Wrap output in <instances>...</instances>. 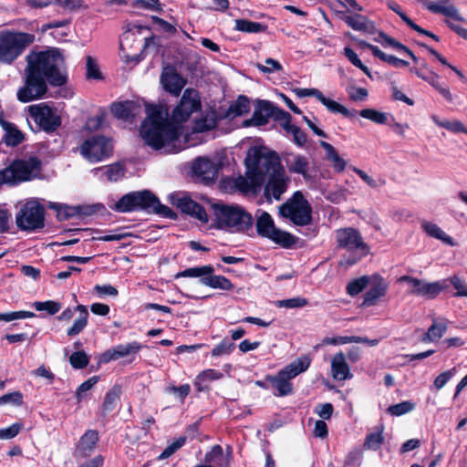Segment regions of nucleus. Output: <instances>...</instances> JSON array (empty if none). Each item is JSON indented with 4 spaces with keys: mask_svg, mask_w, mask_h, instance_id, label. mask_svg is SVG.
Returning <instances> with one entry per match:
<instances>
[{
    "mask_svg": "<svg viewBox=\"0 0 467 467\" xmlns=\"http://www.w3.org/2000/svg\"><path fill=\"white\" fill-rule=\"evenodd\" d=\"M137 104L133 101L116 102L111 106V112L118 119H129L137 114Z\"/></svg>",
    "mask_w": 467,
    "mask_h": 467,
    "instance_id": "obj_30",
    "label": "nucleus"
},
{
    "mask_svg": "<svg viewBox=\"0 0 467 467\" xmlns=\"http://www.w3.org/2000/svg\"><path fill=\"white\" fill-rule=\"evenodd\" d=\"M95 175L102 181L118 182L124 176V170L119 164H112L95 169Z\"/></svg>",
    "mask_w": 467,
    "mask_h": 467,
    "instance_id": "obj_28",
    "label": "nucleus"
},
{
    "mask_svg": "<svg viewBox=\"0 0 467 467\" xmlns=\"http://www.w3.org/2000/svg\"><path fill=\"white\" fill-rule=\"evenodd\" d=\"M35 317L33 312L29 311H15L8 313H0V321L11 322L16 319L32 318Z\"/></svg>",
    "mask_w": 467,
    "mask_h": 467,
    "instance_id": "obj_50",
    "label": "nucleus"
},
{
    "mask_svg": "<svg viewBox=\"0 0 467 467\" xmlns=\"http://www.w3.org/2000/svg\"><path fill=\"white\" fill-rule=\"evenodd\" d=\"M353 171L371 188H378L385 183L383 180H376L360 169L354 167Z\"/></svg>",
    "mask_w": 467,
    "mask_h": 467,
    "instance_id": "obj_59",
    "label": "nucleus"
},
{
    "mask_svg": "<svg viewBox=\"0 0 467 467\" xmlns=\"http://www.w3.org/2000/svg\"><path fill=\"white\" fill-rule=\"evenodd\" d=\"M141 348L142 346L136 341L118 345L105 351L100 357V362L109 363L112 360H117L119 358L136 354L141 349Z\"/></svg>",
    "mask_w": 467,
    "mask_h": 467,
    "instance_id": "obj_19",
    "label": "nucleus"
},
{
    "mask_svg": "<svg viewBox=\"0 0 467 467\" xmlns=\"http://www.w3.org/2000/svg\"><path fill=\"white\" fill-rule=\"evenodd\" d=\"M266 66L258 64L257 68L263 73H273L275 71H280L282 69L281 64L273 58H267L265 60Z\"/></svg>",
    "mask_w": 467,
    "mask_h": 467,
    "instance_id": "obj_62",
    "label": "nucleus"
},
{
    "mask_svg": "<svg viewBox=\"0 0 467 467\" xmlns=\"http://www.w3.org/2000/svg\"><path fill=\"white\" fill-rule=\"evenodd\" d=\"M256 217V229L259 235L267 237L284 247H289L295 243L293 235L275 227L274 220L268 213L258 212Z\"/></svg>",
    "mask_w": 467,
    "mask_h": 467,
    "instance_id": "obj_12",
    "label": "nucleus"
},
{
    "mask_svg": "<svg viewBox=\"0 0 467 467\" xmlns=\"http://www.w3.org/2000/svg\"><path fill=\"white\" fill-rule=\"evenodd\" d=\"M216 125V118L213 112L208 113L202 118L195 120L192 126L194 133L203 132L213 130Z\"/></svg>",
    "mask_w": 467,
    "mask_h": 467,
    "instance_id": "obj_38",
    "label": "nucleus"
},
{
    "mask_svg": "<svg viewBox=\"0 0 467 467\" xmlns=\"http://www.w3.org/2000/svg\"><path fill=\"white\" fill-rule=\"evenodd\" d=\"M45 209L36 199L23 203L16 215V223L20 230L36 231L44 227Z\"/></svg>",
    "mask_w": 467,
    "mask_h": 467,
    "instance_id": "obj_9",
    "label": "nucleus"
},
{
    "mask_svg": "<svg viewBox=\"0 0 467 467\" xmlns=\"http://www.w3.org/2000/svg\"><path fill=\"white\" fill-rule=\"evenodd\" d=\"M399 282L408 283L410 294L429 299L437 296L442 289L440 282L428 283L409 275L400 277Z\"/></svg>",
    "mask_w": 467,
    "mask_h": 467,
    "instance_id": "obj_15",
    "label": "nucleus"
},
{
    "mask_svg": "<svg viewBox=\"0 0 467 467\" xmlns=\"http://www.w3.org/2000/svg\"><path fill=\"white\" fill-rule=\"evenodd\" d=\"M34 35L15 31L0 32V62L11 64L33 43Z\"/></svg>",
    "mask_w": 467,
    "mask_h": 467,
    "instance_id": "obj_8",
    "label": "nucleus"
},
{
    "mask_svg": "<svg viewBox=\"0 0 467 467\" xmlns=\"http://www.w3.org/2000/svg\"><path fill=\"white\" fill-rule=\"evenodd\" d=\"M447 331V323L434 320L432 325L429 327L428 331L423 335L421 341L423 342H435Z\"/></svg>",
    "mask_w": 467,
    "mask_h": 467,
    "instance_id": "obj_34",
    "label": "nucleus"
},
{
    "mask_svg": "<svg viewBox=\"0 0 467 467\" xmlns=\"http://www.w3.org/2000/svg\"><path fill=\"white\" fill-rule=\"evenodd\" d=\"M414 410V404L410 401H402L400 403L389 406L388 413L393 416H401Z\"/></svg>",
    "mask_w": 467,
    "mask_h": 467,
    "instance_id": "obj_47",
    "label": "nucleus"
},
{
    "mask_svg": "<svg viewBox=\"0 0 467 467\" xmlns=\"http://www.w3.org/2000/svg\"><path fill=\"white\" fill-rule=\"evenodd\" d=\"M309 358L302 357L285 366L278 373L282 375L285 379H286L289 382H291V380L295 379L297 375L306 371L309 368Z\"/></svg>",
    "mask_w": 467,
    "mask_h": 467,
    "instance_id": "obj_25",
    "label": "nucleus"
},
{
    "mask_svg": "<svg viewBox=\"0 0 467 467\" xmlns=\"http://www.w3.org/2000/svg\"><path fill=\"white\" fill-rule=\"evenodd\" d=\"M359 115L377 124H385L388 120V114L374 109H364L359 111Z\"/></svg>",
    "mask_w": 467,
    "mask_h": 467,
    "instance_id": "obj_42",
    "label": "nucleus"
},
{
    "mask_svg": "<svg viewBox=\"0 0 467 467\" xmlns=\"http://www.w3.org/2000/svg\"><path fill=\"white\" fill-rule=\"evenodd\" d=\"M22 429V424L16 422L11 426L0 429V440H10L16 437Z\"/></svg>",
    "mask_w": 467,
    "mask_h": 467,
    "instance_id": "obj_58",
    "label": "nucleus"
},
{
    "mask_svg": "<svg viewBox=\"0 0 467 467\" xmlns=\"http://www.w3.org/2000/svg\"><path fill=\"white\" fill-rule=\"evenodd\" d=\"M280 214L296 225H307L312 220L310 204L300 192L281 205Z\"/></svg>",
    "mask_w": 467,
    "mask_h": 467,
    "instance_id": "obj_10",
    "label": "nucleus"
},
{
    "mask_svg": "<svg viewBox=\"0 0 467 467\" xmlns=\"http://www.w3.org/2000/svg\"><path fill=\"white\" fill-rule=\"evenodd\" d=\"M221 167L222 161L217 156L212 159L208 157H199L195 159L192 164V171L202 180L213 182L216 179Z\"/></svg>",
    "mask_w": 467,
    "mask_h": 467,
    "instance_id": "obj_16",
    "label": "nucleus"
},
{
    "mask_svg": "<svg viewBox=\"0 0 467 467\" xmlns=\"http://www.w3.org/2000/svg\"><path fill=\"white\" fill-rule=\"evenodd\" d=\"M161 83L166 91L179 96L186 85V80L172 67H165L161 76Z\"/></svg>",
    "mask_w": 467,
    "mask_h": 467,
    "instance_id": "obj_18",
    "label": "nucleus"
},
{
    "mask_svg": "<svg viewBox=\"0 0 467 467\" xmlns=\"http://www.w3.org/2000/svg\"><path fill=\"white\" fill-rule=\"evenodd\" d=\"M204 462L210 464H215L216 467H223V451L220 445H214L210 451L205 454ZM229 460H225V463L228 464Z\"/></svg>",
    "mask_w": 467,
    "mask_h": 467,
    "instance_id": "obj_40",
    "label": "nucleus"
},
{
    "mask_svg": "<svg viewBox=\"0 0 467 467\" xmlns=\"http://www.w3.org/2000/svg\"><path fill=\"white\" fill-rule=\"evenodd\" d=\"M57 5L66 10L75 11L85 8L83 0H55Z\"/></svg>",
    "mask_w": 467,
    "mask_h": 467,
    "instance_id": "obj_61",
    "label": "nucleus"
},
{
    "mask_svg": "<svg viewBox=\"0 0 467 467\" xmlns=\"http://www.w3.org/2000/svg\"><path fill=\"white\" fill-rule=\"evenodd\" d=\"M213 212L219 229L229 233H245L253 226L252 214L240 205L215 204Z\"/></svg>",
    "mask_w": 467,
    "mask_h": 467,
    "instance_id": "obj_4",
    "label": "nucleus"
},
{
    "mask_svg": "<svg viewBox=\"0 0 467 467\" xmlns=\"http://www.w3.org/2000/svg\"><path fill=\"white\" fill-rule=\"evenodd\" d=\"M234 349V344L227 339H223L220 344L216 345L212 350L213 357L229 355Z\"/></svg>",
    "mask_w": 467,
    "mask_h": 467,
    "instance_id": "obj_55",
    "label": "nucleus"
},
{
    "mask_svg": "<svg viewBox=\"0 0 467 467\" xmlns=\"http://www.w3.org/2000/svg\"><path fill=\"white\" fill-rule=\"evenodd\" d=\"M24 86L17 90V99L29 102L43 97L47 90V83L55 86L63 85L66 81L59 70L63 62L57 49L30 52L26 57Z\"/></svg>",
    "mask_w": 467,
    "mask_h": 467,
    "instance_id": "obj_3",
    "label": "nucleus"
},
{
    "mask_svg": "<svg viewBox=\"0 0 467 467\" xmlns=\"http://www.w3.org/2000/svg\"><path fill=\"white\" fill-rule=\"evenodd\" d=\"M168 199L170 202L180 209L182 213L195 217L202 223L208 222V215L205 210L192 198L185 192H175L169 194Z\"/></svg>",
    "mask_w": 467,
    "mask_h": 467,
    "instance_id": "obj_14",
    "label": "nucleus"
},
{
    "mask_svg": "<svg viewBox=\"0 0 467 467\" xmlns=\"http://www.w3.org/2000/svg\"><path fill=\"white\" fill-rule=\"evenodd\" d=\"M307 305V300L304 297H294L289 299H284L276 301L275 306L278 307L285 308H298Z\"/></svg>",
    "mask_w": 467,
    "mask_h": 467,
    "instance_id": "obj_51",
    "label": "nucleus"
},
{
    "mask_svg": "<svg viewBox=\"0 0 467 467\" xmlns=\"http://www.w3.org/2000/svg\"><path fill=\"white\" fill-rule=\"evenodd\" d=\"M199 92L186 88L168 119L167 109L161 106H148L147 118L141 124L140 136L144 142L155 150L171 154L196 145L188 137L182 138L181 124L186 122L193 113L201 110Z\"/></svg>",
    "mask_w": 467,
    "mask_h": 467,
    "instance_id": "obj_1",
    "label": "nucleus"
},
{
    "mask_svg": "<svg viewBox=\"0 0 467 467\" xmlns=\"http://www.w3.org/2000/svg\"><path fill=\"white\" fill-rule=\"evenodd\" d=\"M41 162L36 157L19 159L0 170V185H17L39 177Z\"/></svg>",
    "mask_w": 467,
    "mask_h": 467,
    "instance_id": "obj_6",
    "label": "nucleus"
},
{
    "mask_svg": "<svg viewBox=\"0 0 467 467\" xmlns=\"http://www.w3.org/2000/svg\"><path fill=\"white\" fill-rule=\"evenodd\" d=\"M420 5L429 11L436 14H441L456 22L463 21L462 16L451 0H439L432 2L429 0H420Z\"/></svg>",
    "mask_w": 467,
    "mask_h": 467,
    "instance_id": "obj_17",
    "label": "nucleus"
},
{
    "mask_svg": "<svg viewBox=\"0 0 467 467\" xmlns=\"http://www.w3.org/2000/svg\"><path fill=\"white\" fill-rule=\"evenodd\" d=\"M420 228L429 237L437 239L451 247L456 245L455 241L433 222L421 220Z\"/></svg>",
    "mask_w": 467,
    "mask_h": 467,
    "instance_id": "obj_23",
    "label": "nucleus"
},
{
    "mask_svg": "<svg viewBox=\"0 0 467 467\" xmlns=\"http://www.w3.org/2000/svg\"><path fill=\"white\" fill-rule=\"evenodd\" d=\"M234 29L245 33H260L266 31L267 26L258 22L246 19H236Z\"/></svg>",
    "mask_w": 467,
    "mask_h": 467,
    "instance_id": "obj_36",
    "label": "nucleus"
},
{
    "mask_svg": "<svg viewBox=\"0 0 467 467\" xmlns=\"http://www.w3.org/2000/svg\"><path fill=\"white\" fill-rule=\"evenodd\" d=\"M116 211L127 213L137 209H151L155 213L174 219L176 213L168 206L160 202L150 191L133 192L124 195L114 205Z\"/></svg>",
    "mask_w": 467,
    "mask_h": 467,
    "instance_id": "obj_5",
    "label": "nucleus"
},
{
    "mask_svg": "<svg viewBox=\"0 0 467 467\" xmlns=\"http://www.w3.org/2000/svg\"><path fill=\"white\" fill-rule=\"evenodd\" d=\"M450 281L453 287L457 290L456 296H466L467 297V284H465L460 277L454 275L450 278Z\"/></svg>",
    "mask_w": 467,
    "mask_h": 467,
    "instance_id": "obj_64",
    "label": "nucleus"
},
{
    "mask_svg": "<svg viewBox=\"0 0 467 467\" xmlns=\"http://www.w3.org/2000/svg\"><path fill=\"white\" fill-rule=\"evenodd\" d=\"M265 380L269 382L274 389H275L276 391L274 392V394L277 397L287 396L293 392L292 383L279 373L275 376H267Z\"/></svg>",
    "mask_w": 467,
    "mask_h": 467,
    "instance_id": "obj_29",
    "label": "nucleus"
},
{
    "mask_svg": "<svg viewBox=\"0 0 467 467\" xmlns=\"http://www.w3.org/2000/svg\"><path fill=\"white\" fill-rule=\"evenodd\" d=\"M368 283V279L366 276H362L360 278L355 279L348 285V286H347L348 293L350 296H356V295L359 294L367 286Z\"/></svg>",
    "mask_w": 467,
    "mask_h": 467,
    "instance_id": "obj_52",
    "label": "nucleus"
},
{
    "mask_svg": "<svg viewBox=\"0 0 467 467\" xmlns=\"http://www.w3.org/2000/svg\"><path fill=\"white\" fill-rule=\"evenodd\" d=\"M321 147L326 151L327 159L332 163L333 168L337 171H342L346 168V161L338 155L336 149L326 141L320 142Z\"/></svg>",
    "mask_w": 467,
    "mask_h": 467,
    "instance_id": "obj_33",
    "label": "nucleus"
},
{
    "mask_svg": "<svg viewBox=\"0 0 467 467\" xmlns=\"http://www.w3.org/2000/svg\"><path fill=\"white\" fill-rule=\"evenodd\" d=\"M323 105L332 113H339L345 117L351 116L350 111L345 106L328 98L326 99Z\"/></svg>",
    "mask_w": 467,
    "mask_h": 467,
    "instance_id": "obj_53",
    "label": "nucleus"
},
{
    "mask_svg": "<svg viewBox=\"0 0 467 467\" xmlns=\"http://www.w3.org/2000/svg\"><path fill=\"white\" fill-rule=\"evenodd\" d=\"M431 119L436 126H438L440 128H443L451 133H454V134L465 133V134H467V127L459 119H441L439 116H437L435 114L431 115Z\"/></svg>",
    "mask_w": 467,
    "mask_h": 467,
    "instance_id": "obj_31",
    "label": "nucleus"
},
{
    "mask_svg": "<svg viewBox=\"0 0 467 467\" xmlns=\"http://www.w3.org/2000/svg\"><path fill=\"white\" fill-rule=\"evenodd\" d=\"M275 114V106L269 101H260L250 119L244 121L245 126H263Z\"/></svg>",
    "mask_w": 467,
    "mask_h": 467,
    "instance_id": "obj_21",
    "label": "nucleus"
},
{
    "mask_svg": "<svg viewBox=\"0 0 467 467\" xmlns=\"http://www.w3.org/2000/svg\"><path fill=\"white\" fill-rule=\"evenodd\" d=\"M75 310L78 312V317L67 331V336L70 337L79 334L88 324V312L87 307L83 305H78Z\"/></svg>",
    "mask_w": 467,
    "mask_h": 467,
    "instance_id": "obj_32",
    "label": "nucleus"
},
{
    "mask_svg": "<svg viewBox=\"0 0 467 467\" xmlns=\"http://www.w3.org/2000/svg\"><path fill=\"white\" fill-rule=\"evenodd\" d=\"M69 362L75 368H83L88 363V356L84 352H74L69 357Z\"/></svg>",
    "mask_w": 467,
    "mask_h": 467,
    "instance_id": "obj_57",
    "label": "nucleus"
},
{
    "mask_svg": "<svg viewBox=\"0 0 467 467\" xmlns=\"http://www.w3.org/2000/svg\"><path fill=\"white\" fill-rule=\"evenodd\" d=\"M456 373L457 370L455 368L441 373L435 378L433 381L434 387L437 389H442Z\"/></svg>",
    "mask_w": 467,
    "mask_h": 467,
    "instance_id": "obj_56",
    "label": "nucleus"
},
{
    "mask_svg": "<svg viewBox=\"0 0 467 467\" xmlns=\"http://www.w3.org/2000/svg\"><path fill=\"white\" fill-rule=\"evenodd\" d=\"M33 306L36 311H46L49 315H55L62 308L60 303L52 300L45 302L36 301L34 302Z\"/></svg>",
    "mask_w": 467,
    "mask_h": 467,
    "instance_id": "obj_45",
    "label": "nucleus"
},
{
    "mask_svg": "<svg viewBox=\"0 0 467 467\" xmlns=\"http://www.w3.org/2000/svg\"><path fill=\"white\" fill-rule=\"evenodd\" d=\"M23 404V394L20 391L6 393L0 397V406L12 405L21 406Z\"/></svg>",
    "mask_w": 467,
    "mask_h": 467,
    "instance_id": "obj_48",
    "label": "nucleus"
},
{
    "mask_svg": "<svg viewBox=\"0 0 467 467\" xmlns=\"http://www.w3.org/2000/svg\"><path fill=\"white\" fill-rule=\"evenodd\" d=\"M119 389L118 388L111 389L105 396L102 409L104 412H110L115 409L119 400Z\"/></svg>",
    "mask_w": 467,
    "mask_h": 467,
    "instance_id": "obj_43",
    "label": "nucleus"
},
{
    "mask_svg": "<svg viewBox=\"0 0 467 467\" xmlns=\"http://www.w3.org/2000/svg\"><path fill=\"white\" fill-rule=\"evenodd\" d=\"M112 150L111 140L102 135L89 137L79 146L80 154L89 162L102 161L111 155Z\"/></svg>",
    "mask_w": 467,
    "mask_h": 467,
    "instance_id": "obj_11",
    "label": "nucleus"
},
{
    "mask_svg": "<svg viewBox=\"0 0 467 467\" xmlns=\"http://www.w3.org/2000/svg\"><path fill=\"white\" fill-rule=\"evenodd\" d=\"M331 375L336 380L350 379L353 375L344 353H337L331 359Z\"/></svg>",
    "mask_w": 467,
    "mask_h": 467,
    "instance_id": "obj_22",
    "label": "nucleus"
},
{
    "mask_svg": "<svg viewBox=\"0 0 467 467\" xmlns=\"http://www.w3.org/2000/svg\"><path fill=\"white\" fill-rule=\"evenodd\" d=\"M382 432L383 428L381 427L378 431L368 434L365 440L364 446L368 450H378L383 442Z\"/></svg>",
    "mask_w": 467,
    "mask_h": 467,
    "instance_id": "obj_46",
    "label": "nucleus"
},
{
    "mask_svg": "<svg viewBox=\"0 0 467 467\" xmlns=\"http://www.w3.org/2000/svg\"><path fill=\"white\" fill-rule=\"evenodd\" d=\"M201 284L203 285L214 288V289H222V290H231L234 285L231 281L223 275H214L213 274H209L207 278L201 279Z\"/></svg>",
    "mask_w": 467,
    "mask_h": 467,
    "instance_id": "obj_35",
    "label": "nucleus"
},
{
    "mask_svg": "<svg viewBox=\"0 0 467 467\" xmlns=\"http://www.w3.org/2000/svg\"><path fill=\"white\" fill-rule=\"evenodd\" d=\"M289 171L303 175L306 180L311 178L309 173L310 161L308 158L302 155H293L286 161Z\"/></svg>",
    "mask_w": 467,
    "mask_h": 467,
    "instance_id": "obj_26",
    "label": "nucleus"
},
{
    "mask_svg": "<svg viewBox=\"0 0 467 467\" xmlns=\"http://www.w3.org/2000/svg\"><path fill=\"white\" fill-rule=\"evenodd\" d=\"M347 92L349 99L353 101H364L368 96V89L361 87H348Z\"/></svg>",
    "mask_w": 467,
    "mask_h": 467,
    "instance_id": "obj_54",
    "label": "nucleus"
},
{
    "mask_svg": "<svg viewBox=\"0 0 467 467\" xmlns=\"http://www.w3.org/2000/svg\"><path fill=\"white\" fill-rule=\"evenodd\" d=\"M28 112L36 124L47 132L56 130L61 124L57 110L46 103L29 106Z\"/></svg>",
    "mask_w": 467,
    "mask_h": 467,
    "instance_id": "obj_13",
    "label": "nucleus"
},
{
    "mask_svg": "<svg viewBox=\"0 0 467 467\" xmlns=\"http://www.w3.org/2000/svg\"><path fill=\"white\" fill-rule=\"evenodd\" d=\"M249 109L250 102L248 99L244 96H240L238 99L230 106L228 109V115L233 117L241 116L244 113H247Z\"/></svg>",
    "mask_w": 467,
    "mask_h": 467,
    "instance_id": "obj_41",
    "label": "nucleus"
},
{
    "mask_svg": "<svg viewBox=\"0 0 467 467\" xmlns=\"http://www.w3.org/2000/svg\"><path fill=\"white\" fill-rule=\"evenodd\" d=\"M245 177H239L236 185L244 192H258L264 182L265 196L279 200L287 190L290 178L276 153L263 148H251L245 158Z\"/></svg>",
    "mask_w": 467,
    "mask_h": 467,
    "instance_id": "obj_2",
    "label": "nucleus"
},
{
    "mask_svg": "<svg viewBox=\"0 0 467 467\" xmlns=\"http://www.w3.org/2000/svg\"><path fill=\"white\" fill-rule=\"evenodd\" d=\"M284 130L293 136V140L299 146H302L306 141V134L296 126L291 123H282Z\"/></svg>",
    "mask_w": 467,
    "mask_h": 467,
    "instance_id": "obj_44",
    "label": "nucleus"
},
{
    "mask_svg": "<svg viewBox=\"0 0 467 467\" xmlns=\"http://www.w3.org/2000/svg\"><path fill=\"white\" fill-rule=\"evenodd\" d=\"M344 55L355 67L361 69L367 76L371 77L368 67L362 63V61L358 58V55L353 49L348 47H345Z\"/></svg>",
    "mask_w": 467,
    "mask_h": 467,
    "instance_id": "obj_49",
    "label": "nucleus"
},
{
    "mask_svg": "<svg viewBox=\"0 0 467 467\" xmlns=\"http://www.w3.org/2000/svg\"><path fill=\"white\" fill-rule=\"evenodd\" d=\"M86 67L88 78L99 79L101 78L97 63L90 56L87 57Z\"/></svg>",
    "mask_w": 467,
    "mask_h": 467,
    "instance_id": "obj_60",
    "label": "nucleus"
},
{
    "mask_svg": "<svg viewBox=\"0 0 467 467\" xmlns=\"http://www.w3.org/2000/svg\"><path fill=\"white\" fill-rule=\"evenodd\" d=\"M0 126L5 131L3 140L7 146L14 147L24 140L25 136L22 131H20L16 125L4 119L3 111L0 112Z\"/></svg>",
    "mask_w": 467,
    "mask_h": 467,
    "instance_id": "obj_24",
    "label": "nucleus"
},
{
    "mask_svg": "<svg viewBox=\"0 0 467 467\" xmlns=\"http://www.w3.org/2000/svg\"><path fill=\"white\" fill-rule=\"evenodd\" d=\"M335 238L338 248L353 253L350 257L340 261L341 265H353L369 252L368 246L363 241L360 234L354 228H341L337 230Z\"/></svg>",
    "mask_w": 467,
    "mask_h": 467,
    "instance_id": "obj_7",
    "label": "nucleus"
},
{
    "mask_svg": "<svg viewBox=\"0 0 467 467\" xmlns=\"http://www.w3.org/2000/svg\"><path fill=\"white\" fill-rule=\"evenodd\" d=\"M384 294L385 289L383 287H375L366 294L364 303L368 306H372L375 304L377 299L384 296Z\"/></svg>",
    "mask_w": 467,
    "mask_h": 467,
    "instance_id": "obj_63",
    "label": "nucleus"
},
{
    "mask_svg": "<svg viewBox=\"0 0 467 467\" xmlns=\"http://www.w3.org/2000/svg\"><path fill=\"white\" fill-rule=\"evenodd\" d=\"M223 377V373L215 369H206L200 373L196 378L195 385L199 391L203 390L206 386V382L220 379Z\"/></svg>",
    "mask_w": 467,
    "mask_h": 467,
    "instance_id": "obj_39",
    "label": "nucleus"
},
{
    "mask_svg": "<svg viewBox=\"0 0 467 467\" xmlns=\"http://www.w3.org/2000/svg\"><path fill=\"white\" fill-rule=\"evenodd\" d=\"M214 268L212 265H202L198 267H191L183 270L176 275V277H200L201 279L207 278L209 274H213Z\"/></svg>",
    "mask_w": 467,
    "mask_h": 467,
    "instance_id": "obj_37",
    "label": "nucleus"
},
{
    "mask_svg": "<svg viewBox=\"0 0 467 467\" xmlns=\"http://www.w3.org/2000/svg\"><path fill=\"white\" fill-rule=\"evenodd\" d=\"M342 19L348 26L356 31H362L368 34H372L375 31L374 24L364 16L358 14L353 16H344Z\"/></svg>",
    "mask_w": 467,
    "mask_h": 467,
    "instance_id": "obj_27",
    "label": "nucleus"
},
{
    "mask_svg": "<svg viewBox=\"0 0 467 467\" xmlns=\"http://www.w3.org/2000/svg\"><path fill=\"white\" fill-rule=\"evenodd\" d=\"M99 441V432L95 430L87 431L79 439L76 450L75 457L77 459H85L90 456Z\"/></svg>",
    "mask_w": 467,
    "mask_h": 467,
    "instance_id": "obj_20",
    "label": "nucleus"
}]
</instances>
